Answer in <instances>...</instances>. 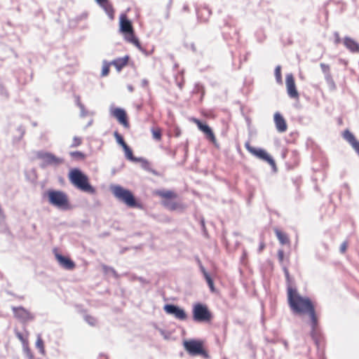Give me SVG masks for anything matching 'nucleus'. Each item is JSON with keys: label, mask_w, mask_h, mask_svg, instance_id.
<instances>
[{"label": "nucleus", "mask_w": 359, "mask_h": 359, "mask_svg": "<svg viewBox=\"0 0 359 359\" xmlns=\"http://www.w3.org/2000/svg\"><path fill=\"white\" fill-rule=\"evenodd\" d=\"M287 301L291 310L297 314H308L311 321V336L314 338L318 328V317L315 306L308 297H302L290 284L287 289Z\"/></svg>", "instance_id": "obj_1"}, {"label": "nucleus", "mask_w": 359, "mask_h": 359, "mask_svg": "<svg viewBox=\"0 0 359 359\" xmlns=\"http://www.w3.org/2000/svg\"><path fill=\"white\" fill-rule=\"evenodd\" d=\"M69 180L79 190L91 194H95V189L90 184L88 176L79 169H72L69 173Z\"/></svg>", "instance_id": "obj_2"}, {"label": "nucleus", "mask_w": 359, "mask_h": 359, "mask_svg": "<svg viewBox=\"0 0 359 359\" xmlns=\"http://www.w3.org/2000/svg\"><path fill=\"white\" fill-rule=\"evenodd\" d=\"M50 204L62 210L70 208L68 196L62 191L48 190L46 192Z\"/></svg>", "instance_id": "obj_3"}, {"label": "nucleus", "mask_w": 359, "mask_h": 359, "mask_svg": "<svg viewBox=\"0 0 359 359\" xmlns=\"http://www.w3.org/2000/svg\"><path fill=\"white\" fill-rule=\"evenodd\" d=\"M155 194L162 199V205L168 210L174 211L182 208V205L175 201L178 196L175 191L171 190H157L155 191Z\"/></svg>", "instance_id": "obj_4"}, {"label": "nucleus", "mask_w": 359, "mask_h": 359, "mask_svg": "<svg viewBox=\"0 0 359 359\" xmlns=\"http://www.w3.org/2000/svg\"><path fill=\"white\" fill-rule=\"evenodd\" d=\"M111 191L114 196L121 202L124 203L127 206L130 208L140 207L135 196L130 191L126 189L121 186H115L112 187Z\"/></svg>", "instance_id": "obj_5"}, {"label": "nucleus", "mask_w": 359, "mask_h": 359, "mask_svg": "<svg viewBox=\"0 0 359 359\" xmlns=\"http://www.w3.org/2000/svg\"><path fill=\"white\" fill-rule=\"evenodd\" d=\"M192 313L193 319L196 322L209 323L212 318V315L208 306L200 303L194 305Z\"/></svg>", "instance_id": "obj_6"}, {"label": "nucleus", "mask_w": 359, "mask_h": 359, "mask_svg": "<svg viewBox=\"0 0 359 359\" xmlns=\"http://www.w3.org/2000/svg\"><path fill=\"white\" fill-rule=\"evenodd\" d=\"M121 31L126 34L128 41L132 43L137 47H140L139 40L135 37L132 24L126 16H121L120 21Z\"/></svg>", "instance_id": "obj_7"}, {"label": "nucleus", "mask_w": 359, "mask_h": 359, "mask_svg": "<svg viewBox=\"0 0 359 359\" xmlns=\"http://www.w3.org/2000/svg\"><path fill=\"white\" fill-rule=\"evenodd\" d=\"M183 344L185 350L191 355H208L207 351L203 348V342L201 340L190 339L184 341Z\"/></svg>", "instance_id": "obj_8"}, {"label": "nucleus", "mask_w": 359, "mask_h": 359, "mask_svg": "<svg viewBox=\"0 0 359 359\" xmlns=\"http://www.w3.org/2000/svg\"><path fill=\"white\" fill-rule=\"evenodd\" d=\"M245 147L252 155L268 163L273 168H276V163L273 158L269 154L266 150L262 149H256L252 147L249 142H245Z\"/></svg>", "instance_id": "obj_9"}, {"label": "nucleus", "mask_w": 359, "mask_h": 359, "mask_svg": "<svg viewBox=\"0 0 359 359\" xmlns=\"http://www.w3.org/2000/svg\"><path fill=\"white\" fill-rule=\"evenodd\" d=\"M190 121L198 126V129L202 131L206 137L213 144H216L217 140L212 129L206 124L203 123L200 120L196 118H191Z\"/></svg>", "instance_id": "obj_10"}, {"label": "nucleus", "mask_w": 359, "mask_h": 359, "mask_svg": "<svg viewBox=\"0 0 359 359\" xmlns=\"http://www.w3.org/2000/svg\"><path fill=\"white\" fill-rule=\"evenodd\" d=\"M163 309L167 313L174 316L178 320H185L187 318L185 311L177 306L166 304L164 306Z\"/></svg>", "instance_id": "obj_11"}, {"label": "nucleus", "mask_w": 359, "mask_h": 359, "mask_svg": "<svg viewBox=\"0 0 359 359\" xmlns=\"http://www.w3.org/2000/svg\"><path fill=\"white\" fill-rule=\"evenodd\" d=\"M287 93L290 97L298 100L299 95L296 87L295 80L292 74H287L285 79Z\"/></svg>", "instance_id": "obj_12"}, {"label": "nucleus", "mask_w": 359, "mask_h": 359, "mask_svg": "<svg viewBox=\"0 0 359 359\" xmlns=\"http://www.w3.org/2000/svg\"><path fill=\"white\" fill-rule=\"evenodd\" d=\"M111 114L116 118L120 124L124 128H129L130 123L126 111L121 108H114L111 109Z\"/></svg>", "instance_id": "obj_13"}, {"label": "nucleus", "mask_w": 359, "mask_h": 359, "mask_svg": "<svg viewBox=\"0 0 359 359\" xmlns=\"http://www.w3.org/2000/svg\"><path fill=\"white\" fill-rule=\"evenodd\" d=\"M12 309L15 317L22 321L27 322L34 318L32 314L23 307H13Z\"/></svg>", "instance_id": "obj_14"}, {"label": "nucleus", "mask_w": 359, "mask_h": 359, "mask_svg": "<svg viewBox=\"0 0 359 359\" xmlns=\"http://www.w3.org/2000/svg\"><path fill=\"white\" fill-rule=\"evenodd\" d=\"M273 119L276 128L279 133H284L287 130V125L286 121L280 113H275Z\"/></svg>", "instance_id": "obj_15"}, {"label": "nucleus", "mask_w": 359, "mask_h": 359, "mask_svg": "<svg viewBox=\"0 0 359 359\" xmlns=\"http://www.w3.org/2000/svg\"><path fill=\"white\" fill-rule=\"evenodd\" d=\"M343 137L352 146L359 156V142L354 135L348 130H345L342 135Z\"/></svg>", "instance_id": "obj_16"}, {"label": "nucleus", "mask_w": 359, "mask_h": 359, "mask_svg": "<svg viewBox=\"0 0 359 359\" xmlns=\"http://www.w3.org/2000/svg\"><path fill=\"white\" fill-rule=\"evenodd\" d=\"M344 46L352 53H359V43L349 36L343 39Z\"/></svg>", "instance_id": "obj_17"}, {"label": "nucleus", "mask_w": 359, "mask_h": 359, "mask_svg": "<svg viewBox=\"0 0 359 359\" xmlns=\"http://www.w3.org/2000/svg\"><path fill=\"white\" fill-rule=\"evenodd\" d=\"M55 258L60 265L63 268L71 269L75 267L74 262L69 257L56 253Z\"/></svg>", "instance_id": "obj_18"}, {"label": "nucleus", "mask_w": 359, "mask_h": 359, "mask_svg": "<svg viewBox=\"0 0 359 359\" xmlns=\"http://www.w3.org/2000/svg\"><path fill=\"white\" fill-rule=\"evenodd\" d=\"M105 11L106 14L108 15L110 20H114L115 11L112 6V4L109 1V0L99 4Z\"/></svg>", "instance_id": "obj_19"}, {"label": "nucleus", "mask_w": 359, "mask_h": 359, "mask_svg": "<svg viewBox=\"0 0 359 359\" xmlns=\"http://www.w3.org/2000/svg\"><path fill=\"white\" fill-rule=\"evenodd\" d=\"M128 56H125L123 57H119L116 60H114L111 64L114 65L116 69L120 72L125 66L127 65L128 62Z\"/></svg>", "instance_id": "obj_20"}, {"label": "nucleus", "mask_w": 359, "mask_h": 359, "mask_svg": "<svg viewBox=\"0 0 359 359\" xmlns=\"http://www.w3.org/2000/svg\"><path fill=\"white\" fill-rule=\"evenodd\" d=\"M41 158H43L48 164L57 165L62 163L61 159L49 153H45L41 155Z\"/></svg>", "instance_id": "obj_21"}, {"label": "nucleus", "mask_w": 359, "mask_h": 359, "mask_svg": "<svg viewBox=\"0 0 359 359\" xmlns=\"http://www.w3.org/2000/svg\"><path fill=\"white\" fill-rule=\"evenodd\" d=\"M205 279L211 290V292H214L215 291V288L214 286V281L217 279V277L215 275L210 274L207 271H203Z\"/></svg>", "instance_id": "obj_22"}, {"label": "nucleus", "mask_w": 359, "mask_h": 359, "mask_svg": "<svg viewBox=\"0 0 359 359\" xmlns=\"http://www.w3.org/2000/svg\"><path fill=\"white\" fill-rule=\"evenodd\" d=\"M274 232H275L279 242L282 245L290 244V238H288L287 235L285 232L279 230L278 229H275Z\"/></svg>", "instance_id": "obj_23"}, {"label": "nucleus", "mask_w": 359, "mask_h": 359, "mask_svg": "<svg viewBox=\"0 0 359 359\" xmlns=\"http://www.w3.org/2000/svg\"><path fill=\"white\" fill-rule=\"evenodd\" d=\"M210 15L211 12L206 8H201L198 11V16L203 22L207 21Z\"/></svg>", "instance_id": "obj_24"}, {"label": "nucleus", "mask_w": 359, "mask_h": 359, "mask_svg": "<svg viewBox=\"0 0 359 359\" xmlns=\"http://www.w3.org/2000/svg\"><path fill=\"white\" fill-rule=\"evenodd\" d=\"M152 137L156 141L160 142L162 140V130L159 127H153L151 128Z\"/></svg>", "instance_id": "obj_25"}, {"label": "nucleus", "mask_w": 359, "mask_h": 359, "mask_svg": "<svg viewBox=\"0 0 359 359\" xmlns=\"http://www.w3.org/2000/svg\"><path fill=\"white\" fill-rule=\"evenodd\" d=\"M123 149L124 151L125 156H126L127 159H128V160H130L131 161H134V162H137L139 161L137 158L134 157L133 151L128 147V145L124 147L123 148Z\"/></svg>", "instance_id": "obj_26"}, {"label": "nucleus", "mask_w": 359, "mask_h": 359, "mask_svg": "<svg viewBox=\"0 0 359 359\" xmlns=\"http://www.w3.org/2000/svg\"><path fill=\"white\" fill-rule=\"evenodd\" d=\"M36 346L39 350V351L41 354H43V355L45 354L44 342L40 336H38V337H37V339L36 341Z\"/></svg>", "instance_id": "obj_27"}, {"label": "nucleus", "mask_w": 359, "mask_h": 359, "mask_svg": "<svg viewBox=\"0 0 359 359\" xmlns=\"http://www.w3.org/2000/svg\"><path fill=\"white\" fill-rule=\"evenodd\" d=\"M114 136L117 142V143L118 144H120L122 148H123L124 147L127 146L128 144L126 143V142L124 141L123 137L121 135H120L117 131H115L114 133Z\"/></svg>", "instance_id": "obj_28"}, {"label": "nucleus", "mask_w": 359, "mask_h": 359, "mask_svg": "<svg viewBox=\"0 0 359 359\" xmlns=\"http://www.w3.org/2000/svg\"><path fill=\"white\" fill-rule=\"evenodd\" d=\"M110 65H111V62H104L101 72V76L104 77L109 74Z\"/></svg>", "instance_id": "obj_29"}, {"label": "nucleus", "mask_w": 359, "mask_h": 359, "mask_svg": "<svg viewBox=\"0 0 359 359\" xmlns=\"http://www.w3.org/2000/svg\"><path fill=\"white\" fill-rule=\"evenodd\" d=\"M16 337L19 339V340L24 344L27 345L28 344V338L27 335L24 336L22 333L20 332H15Z\"/></svg>", "instance_id": "obj_30"}, {"label": "nucleus", "mask_w": 359, "mask_h": 359, "mask_svg": "<svg viewBox=\"0 0 359 359\" xmlns=\"http://www.w3.org/2000/svg\"><path fill=\"white\" fill-rule=\"evenodd\" d=\"M85 320L91 326H95L97 324L96 318L90 315H87L85 316Z\"/></svg>", "instance_id": "obj_31"}, {"label": "nucleus", "mask_w": 359, "mask_h": 359, "mask_svg": "<svg viewBox=\"0 0 359 359\" xmlns=\"http://www.w3.org/2000/svg\"><path fill=\"white\" fill-rule=\"evenodd\" d=\"M275 76L278 83L282 82V74L280 66H277L275 69Z\"/></svg>", "instance_id": "obj_32"}, {"label": "nucleus", "mask_w": 359, "mask_h": 359, "mask_svg": "<svg viewBox=\"0 0 359 359\" xmlns=\"http://www.w3.org/2000/svg\"><path fill=\"white\" fill-rule=\"evenodd\" d=\"M82 144V138L80 137L75 136L72 140V143L71 144L72 147H77Z\"/></svg>", "instance_id": "obj_33"}, {"label": "nucleus", "mask_w": 359, "mask_h": 359, "mask_svg": "<svg viewBox=\"0 0 359 359\" xmlns=\"http://www.w3.org/2000/svg\"><path fill=\"white\" fill-rule=\"evenodd\" d=\"M70 155L72 157H73L74 158H78V159H84L85 158V154L83 153H82L81 151H79L71 152Z\"/></svg>", "instance_id": "obj_34"}, {"label": "nucleus", "mask_w": 359, "mask_h": 359, "mask_svg": "<svg viewBox=\"0 0 359 359\" xmlns=\"http://www.w3.org/2000/svg\"><path fill=\"white\" fill-rule=\"evenodd\" d=\"M278 260L279 262L281 263V264H284L285 263V255H284V252L283 250H279L278 251Z\"/></svg>", "instance_id": "obj_35"}, {"label": "nucleus", "mask_w": 359, "mask_h": 359, "mask_svg": "<svg viewBox=\"0 0 359 359\" xmlns=\"http://www.w3.org/2000/svg\"><path fill=\"white\" fill-rule=\"evenodd\" d=\"M348 243L347 241H344L343 242L341 245H340V248H339V250L340 252L344 254L346 252V250L348 248Z\"/></svg>", "instance_id": "obj_36"}, {"label": "nucleus", "mask_w": 359, "mask_h": 359, "mask_svg": "<svg viewBox=\"0 0 359 359\" xmlns=\"http://www.w3.org/2000/svg\"><path fill=\"white\" fill-rule=\"evenodd\" d=\"M334 42L335 45H338L342 41L339 32H334Z\"/></svg>", "instance_id": "obj_37"}, {"label": "nucleus", "mask_w": 359, "mask_h": 359, "mask_svg": "<svg viewBox=\"0 0 359 359\" xmlns=\"http://www.w3.org/2000/svg\"><path fill=\"white\" fill-rule=\"evenodd\" d=\"M320 67L324 73H328L330 72V66L327 64L321 63Z\"/></svg>", "instance_id": "obj_38"}, {"label": "nucleus", "mask_w": 359, "mask_h": 359, "mask_svg": "<svg viewBox=\"0 0 359 359\" xmlns=\"http://www.w3.org/2000/svg\"><path fill=\"white\" fill-rule=\"evenodd\" d=\"M181 135V130L179 128H176L175 129V135L176 137H179Z\"/></svg>", "instance_id": "obj_39"}, {"label": "nucleus", "mask_w": 359, "mask_h": 359, "mask_svg": "<svg viewBox=\"0 0 359 359\" xmlns=\"http://www.w3.org/2000/svg\"><path fill=\"white\" fill-rule=\"evenodd\" d=\"M285 276H286L287 280H289V273H288V271H285Z\"/></svg>", "instance_id": "obj_40"}, {"label": "nucleus", "mask_w": 359, "mask_h": 359, "mask_svg": "<svg viewBox=\"0 0 359 359\" xmlns=\"http://www.w3.org/2000/svg\"><path fill=\"white\" fill-rule=\"evenodd\" d=\"M264 245L262 243V244L261 245V246H260L261 250H262V249H263V248H264Z\"/></svg>", "instance_id": "obj_41"}, {"label": "nucleus", "mask_w": 359, "mask_h": 359, "mask_svg": "<svg viewBox=\"0 0 359 359\" xmlns=\"http://www.w3.org/2000/svg\"><path fill=\"white\" fill-rule=\"evenodd\" d=\"M245 256H246V255H245V254H243V259H245Z\"/></svg>", "instance_id": "obj_42"}, {"label": "nucleus", "mask_w": 359, "mask_h": 359, "mask_svg": "<svg viewBox=\"0 0 359 359\" xmlns=\"http://www.w3.org/2000/svg\"><path fill=\"white\" fill-rule=\"evenodd\" d=\"M184 9H185V10H188L187 6H185V7H184Z\"/></svg>", "instance_id": "obj_43"}]
</instances>
